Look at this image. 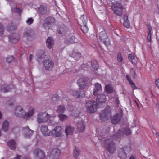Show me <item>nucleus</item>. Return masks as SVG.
Returning <instances> with one entry per match:
<instances>
[{"instance_id": "f257e3e1", "label": "nucleus", "mask_w": 159, "mask_h": 159, "mask_svg": "<svg viewBox=\"0 0 159 159\" xmlns=\"http://www.w3.org/2000/svg\"><path fill=\"white\" fill-rule=\"evenodd\" d=\"M54 117V116H51L47 112H41L38 113L37 116L36 121L38 123L42 124L48 122L51 117Z\"/></svg>"}, {"instance_id": "f03ea898", "label": "nucleus", "mask_w": 159, "mask_h": 159, "mask_svg": "<svg viewBox=\"0 0 159 159\" xmlns=\"http://www.w3.org/2000/svg\"><path fill=\"white\" fill-rule=\"evenodd\" d=\"M85 106L86 111L88 113H93L97 111V103L94 101H89L85 104Z\"/></svg>"}, {"instance_id": "7ed1b4c3", "label": "nucleus", "mask_w": 159, "mask_h": 159, "mask_svg": "<svg viewBox=\"0 0 159 159\" xmlns=\"http://www.w3.org/2000/svg\"><path fill=\"white\" fill-rule=\"evenodd\" d=\"M55 20V19L52 17H48L46 19L43 24V27L46 31H48L50 29L53 28Z\"/></svg>"}, {"instance_id": "20e7f679", "label": "nucleus", "mask_w": 159, "mask_h": 159, "mask_svg": "<svg viewBox=\"0 0 159 159\" xmlns=\"http://www.w3.org/2000/svg\"><path fill=\"white\" fill-rule=\"evenodd\" d=\"M15 115L18 117H23L26 114L25 109L21 106H17L15 107L14 110Z\"/></svg>"}, {"instance_id": "39448f33", "label": "nucleus", "mask_w": 159, "mask_h": 159, "mask_svg": "<svg viewBox=\"0 0 159 159\" xmlns=\"http://www.w3.org/2000/svg\"><path fill=\"white\" fill-rule=\"evenodd\" d=\"M105 146L107 150L111 153H113L115 151V145L110 139L105 140Z\"/></svg>"}, {"instance_id": "423d86ee", "label": "nucleus", "mask_w": 159, "mask_h": 159, "mask_svg": "<svg viewBox=\"0 0 159 159\" xmlns=\"http://www.w3.org/2000/svg\"><path fill=\"white\" fill-rule=\"evenodd\" d=\"M111 8L114 13L116 15L120 16L122 14L123 8L121 4L117 3L114 4Z\"/></svg>"}, {"instance_id": "0eeeda50", "label": "nucleus", "mask_w": 159, "mask_h": 159, "mask_svg": "<svg viewBox=\"0 0 159 159\" xmlns=\"http://www.w3.org/2000/svg\"><path fill=\"white\" fill-rule=\"evenodd\" d=\"M99 37L101 41L105 45L109 44V39L105 30L101 31L99 33Z\"/></svg>"}, {"instance_id": "6e6552de", "label": "nucleus", "mask_w": 159, "mask_h": 159, "mask_svg": "<svg viewBox=\"0 0 159 159\" xmlns=\"http://www.w3.org/2000/svg\"><path fill=\"white\" fill-rule=\"evenodd\" d=\"M110 107H108L100 114V118L102 120H107L110 117Z\"/></svg>"}, {"instance_id": "1a4fd4ad", "label": "nucleus", "mask_w": 159, "mask_h": 159, "mask_svg": "<svg viewBox=\"0 0 159 159\" xmlns=\"http://www.w3.org/2000/svg\"><path fill=\"white\" fill-rule=\"evenodd\" d=\"M62 132V128L61 127L57 126L51 131V135L53 137H59L61 135Z\"/></svg>"}, {"instance_id": "9d476101", "label": "nucleus", "mask_w": 159, "mask_h": 159, "mask_svg": "<svg viewBox=\"0 0 159 159\" xmlns=\"http://www.w3.org/2000/svg\"><path fill=\"white\" fill-rule=\"evenodd\" d=\"M61 151L57 148L53 149L50 156V159H59L61 154Z\"/></svg>"}, {"instance_id": "9b49d317", "label": "nucleus", "mask_w": 159, "mask_h": 159, "mask_svg": "<svg viewBox=\"0 0 159 159\" xmlns=\"http://www.w3.org/2000/svg\"><path fill=\"white\" fill-rule=\"evenodd\" d=\"M43 66L46 70H50L53 68L54 63L52 60L49 59H46L44 61Z\"/></svg>"}, {"instance_id": "f8f14e48", "label": "nucleus", "mask_w": 159, "mask_h": 159, "mask_svg": "<svg viewBox=\"0 0 159 159\" xmlns=\"http://www.w3.org/2000/svg\"><path fill=\"white\" fill-rule=\"evenodd\" d=\"M40 131L43 135L44 136H49L51 134V131L48 129L47 126L44 125L41 126Z\"/></svg>"}, {"instance_id": "ddd939ff", "label": "nucleus", "mask_w": 159, "mask_h": 159, "mask_svg": "<svg viewBox=\"0 0 159 159\" xmlns=\"http://www.w3.org/2000/svg\"><path fill=\"white\" fill-rule=\"evenodd\" d=\"M77 84L80 89H84L87 85V80L86 78H81L79 79L77 81Z\"/></svg>"}, {"instance_id": "4468645a", "label": "nucleus", "mask_w": 159, "mask_h": 159, "mask_svg": "<svg viewBox=\"0 0 159 159\" xmlns=\"http://www.w3.org/2000/svg\"><path fill=\"white\" fill-rule=\"evenodd\" d=\"M131 132L130 129L127 127L124 129L123 132L121 130H119L117 133L115 134L114 136L119 138L123 134L126 135H129L131 134Z\"/></svg>"}, {"instance_id": "2eb2a0df", "label": "nucleus", "mask_w": 159, "mask_h": 159, "mask_svg": "<svg viewBox=\"0 0 159 159\" xmlns=\"http://www.w3.org/2000/svg\"><path fill=\"white\" fill-rule=\"evenodd\" d=\"M65 131L66 136L71 135L74 132L75 128L71 125H67L65 127Z\"/></svg>"}, {"instance_id": "dca6fc26", "label": "nucleus", "mask_w": 159, "mask_h": 159, "mask_svg": "<svg viewBox=\"0 0 159 159\" xmlns=\"http://www.w3.org/2000/svg\"><path fill=\"white\" fill-rule=\"evenodd\" d=\"M102 90V88L101 85L98 83H96L93 92V95H97L101 92Z\"/></svg>"}, {"instance_id": "f3484780", "label": "nucleus", "mask_w": 159, "mask_h": 159, "mask_svg": "<svg viewBox=\"0 0 159 159\" xmlns=\"http://www.w3.org/2000/svg\"><path fill=\"white\" fill-rule=\"evenodd\" d=\"M25 137V138L30 137L33 134V131L30 129L28 126H26L23 129Z\"/></svg>"}, {"instance_id": "a211bd4d", "label": "nucleus", "mask_w": 159, "mask_h": 159, "mask_svg": "<svg viewBox=\"0 0 159 159\" xmlns=\"http://www.w3.org/2000/svg\"><path fill=\"white\" fill-rule=\"evenodd\" d=\"M85 124L83 121L79 122L77 124L78 131L79 132H83L85 129Z\"/></svg>"}, {"instance_id": "6ab92c4d", "label": "nucleus", "mask_w": 159, "mask_h": 159, "mask_svg": "<svg viewBox=\"0 0 159 159\" xmlns=\"http://www.w3.org/2000/svg\"><path fill=\"white\" fill-rule=\"evenodd\" d=\"M121 116V114H116L111 119L112 123L113 124H116L119 123L120 120Z\"/></svg>"}, {"instance_id": "aec40b11", "label": "nucleus", "mask_w": 159, "mask_h": 159, "mask_svg": "<svg viewBox=\"0 0 159 159\" xmlns=\"http://www.w3.org/2000/svg\"><path fill=\"white\" fill-rule=\"evenodd\" d=\"M97 101L99 103H104L106 101V96L104 94L98 95L96 99Z\"/></svg>"}, {"instance_id": "412c9836", "label": "nucleus", "mask_w": 159, "mask_h": 159, "mask_svg": "<svg viewBox=\"0 0 159 159\" xmlns=\"http://www.w3.org/2000/svg\"><path fill=\"white\" fill-rule=\"evenodd\" d=\"M34 109L33 108H30L28 112H26V114L24 118L28 119L32 116L34 114Z\"/></svg>"}, {"instance_id": "4be33fe9", "label": "nucleus", "mask_w": 159, "mask_h": 159, "mask_svg": "<svg viewBox=\"0 0 159 159\" xmlns=\"http://www.w3.org/2000/svg\"><path fill=\"white\" fill-rule=\"evenodd\" d=\"M124 20L123 25L124 26L127 28H129L130 26V24L128 20V16H127L125 15L124 16Z\"/></svg>"}, {"instance_id": "5701e85b", "label": "nucleus", "mask_w": 159, "mask_h": 159, "mask_svg": "<svg viewBox=\"0 0 159 159\" xmlns=\"http://www.w3.org/2000/svg\"><path fill=\"white\" fill-rule=\"evenodd\" d=\"M7 144L11 149L14 150L16 148V144L14 140H11L8 141Z\"/></svg>"}, {"instance_id": "b1692460", "label": "nucleus", "mask_w": 159, "mask_h": 159, "mask_svg": "<svg viewBox=\"0 0 159 159\" xmlns=\"http://www.w3.org/2000/svg\"><path fill=\"white\" fill-rule=\"evenodd\" d=\"M46 43L48 48L50 49L52 48L53 45V41L51 37H49L48 38Z\"/></svg>"}, {"instance_id": "393cba45", "label": "nucleus", "mask_w": 159, "mask_h": 159, "mask_svg": "<svg viewBox=\"0 0 159 159\" xmlns=\"http://www.w3.org/2000/svg\"><path fill=\"white\" fill-rule=\"evenodd\" d=\"M70 56L73 57L76 60L79 59L81 57V54L80 53L74 52L72 53H70Z\"/></svg>"}, {"instance_id": "a878e982", "label": "nucleus", "mask_w": 159, "mask_h": 159, "mask_svg": "<svg viewBox=\"0 0 159 159\" xmlns=\"http://www.w3.org/2000/svg\"><path fill=\"white\" fill-rule=\"evenodd\" d=\"M80 151L79 149L75 147L73 151V156L75 158H77L80 155Z\"/></svg>"}, {"instance_id": "bb28decb", "label": "nucleus", "mask_w": 159, "mask_h": 159, "mask_svg": "<svg viewBox=\"0 0 159 159\" xmlns=\"http://www.w3.org/2000/svg\"><path fill=\"white\" fill-rule=\"evenodd\" d=\"M147 28L148 29V34L147 37V40L148 42H150L151 41V30L152 27L150 25H148L147 26Z\"/></svg>"}, {"instance_id": "cd10ccee", "label": "nucleus", "mask_w": 159, "mask_h": 159, "mask_svg": "<svg viewBox=\"0 0 159 159\" xmlns=\"http://www.w3.org/2000/svg\"><path fill=\"white\" fill-rule=\"evenodd\" d=\"M81 91L74 90L73 91L72 94L74 97L76 98H80L82 97L81 95Z\"/></svg>"}, {"instance_id": "c85d7f7f", "label": "nucleus", "mask_w": 159, "mask_h": 159, "mask_svg": "<svg viewBox=\"0 0 159 159\" xmlns=\"http://www.w3.org/2000/svg\"><path fill=\"white\" fill-rule=\"evenodd\" d=\"M47 8L46 7L41 6L39 8V11L41 14H45L47 12Z\"/></svg>"}, {"instance_id": "c756f323", "label": "nucleus", "mask_w": 159, "mask_h": 159, "mask_svg": "<svg viewBox=\"0 0 159 159\" xmlns=\"http://www.w3.org/2000/svg\"><path fill=\"white\" fill-rule=\"evenodd\" d=\"M67 28L65 26L63 25L61 27L59 30V33L62 35H65L67 31Z\"/></svg>"}, {"instance_id": "7c9ffc66", "label": "nucleus", "mask_w": 159, "mask_h": 159, "mask_svg": "<svg viewBox=\"0 0 159 159\" xmlns=\"http://www.w3.org/2000/svg\"><path fill=\"white\" fill-rule=\"evenodd\" d=\"M65 110V108L63 106H59L57 107L56 112L58 113H63Z\"/></svg>"}, {"instance_id": "2f4dec72", "label": "nucleus", "mask_w": 159, "mask_h": 159, "mask_svg": "<svg viewBox=\"0 0 159 159\" xmlns=\"http://www.w3.org/2000/svg\"><path fill=\"white\" fill-rule=\"evenodd\" d=\"M106 90L107 93H111L113 91V88L111 85L108 84L106 86Z\"/></svg>"}, {"instance_id": "473e14b6", "label": "nucleus", "mask_w": 159, "mask_h": 159, "mask_svg": "<svg viewBox=\"0 0 159 159\" xmlns=\"http://www.w3.org/2000/svg\"><path fill=\"white\" fill-rule=\"evenodd\" d=\"M8 126L9 123L6 120L4 121L3 124L2 130L4 131H7L8 129Z\"/></svg>"}, {"instance_id": "72a5a7b5", "label": "nucleus", "mask_w": 159, "mask_h": 159, "mask_svg": "<svg viewBox=\"0 0 159 159\" xmlns=\"http://www.w3.org/2000/svg\"><path fill=\"white\" fill-rule=\"evenodd\" d=\"M59 120L61 121H64L66 120L67 118V116L65 114H60L58 115Z\"/></svg>"}, {"instance_id": "f704fd0d", "label": "nucleus", "mask_w": 159, "mask_h": 159, "mask_svg": "<svg viewBox=\"0 0 159 159\" xmlns=\"http://www.w3.org/2000/svg\"><path fill=\"white\" fill-rule=\"evenodd\" d=\"M92 65L93 69L97 70L98 67V63L96 61H93L92 63Z\"/></svg>"}, {"instance_id": "c9c22d12", "label": "nucleus", "mask_w": 159, "mask_h": 159, "mask_svg": "<svg viewBox=\"0 0 159 159\" xmlns=\"http://www.w3.org/2000/svg\"><path fill=\"white\" fill-rule=\"evenodd\" d=\"M119 156L121 159H125L127 157V155L124 152L122 151L119 153Z\"/></svg>"}, {"instance_id": "e433bc0d", "label": "nucleus", "mask_w": 159, "mask_h": 159, "mask_svg": "<svg viewBox=\"0 0 159 159\" xmlns=\"http://www.w3.org/2000/svg\"><path fill=\"white\" fill-rule=\"evenodd\" d=\"M80 19L82 20V21L84 24H87V16L84 15H83L80 17Z\"/></svg>"}, {"instance_id": "4c0bfd02", "label": "nucleus", "mask_w": 159, "mask_h": 159, "mask_svg": "<svg viewBox=\"0 0 159 159\" xmlns=\"http://www.w3.org/2000/svg\"><path fill=\"white\" fill-rule=\"evenodd\" d=\"M81 30L84 33H87L88 31V28L86 25V24H84L81 27Z\"/></svg>"}, {"instance_id": "58836bf2", "label": "nucleus", "mask_w": 159, "mask_h": 159, "mask_svg": "<svg viewBox=\"0 0 159 159\" xmlns=\"http://www.w3.org/2000/svg\"><path fill=\"white\" fill-rule=\"evenodd\" d=\"M14 57L13 56H9L6 58V61L8 63H10L13 61L14 60Z\"/></svg>"}, {"instance_id": "ea45409f", "label": "nucleus", "mask_w": 159, "mask_h": 159, "mask_svg": "<svg viewBox=\"0 0 159 159\" xmlns=\"http://www.w3.org/2000/svg\"><path fill=\"white\" fill-rule=\"evenodd\" d=\"M133 145H132L131 146L128 145L125 148V151L126 152H129L133 149Z\"/></svg>"}, {"instance_id": "a19ab883", "label": "nucleus", "mask_w": 159, "mask_h": 159, "mask_svg": "<svg viewBox=\"0 0 159 159\" xmlns=\"http://www.w3.org/2000/svg\"><path fill=\"white\" fill-rule=\"evenodd\" d=\"M117 59L118 61L121 62L123 61V58L121 54L120 53H118L117 56Z\"/></svg>"}, {"instance_id": "79ce46f5", "label": "nucleus", "mask_w": 159, "mask_h": 159, "mask_svg": "<svg viewBox=\"0 0 159 159\" xmlns=\"http://www.w3.org/2000/svg\"><path fill=\"white\" fill-rule=\"evenodd\" d=\"M34 21V20L32 18H29L26 21V23L29 25L32 24Z\"/></svg>"}, {"instance_id": "37998d69", "label": "nucleus", "mask_w": 159, "mask_h": 159, "mask_svg": "<svg viewBox=\"0 0 159 159\" xmlns=\"http://www.w3.org/2000/svg\"><path fill=\"white\" fill-rule=\"evenodd\" d=\"M130 73L132 75H133V77L134 78H136V75L135 70L133 68H131L130 70Z\"/></svg>"}, {"instance_id": "c03bdc74", "label": "nucleus", "mask_w": 159, "mask_h": 159, "mask_svg": "<svg viewBox=\"0 0 159 159\" xmlns=\"http://www.w3.org/2000/svg\"><path fill=\"white\" fill-rule=\"evenodd\" d=\"M7 87H8L7 86H3L2 87L1 91L3 93L8 92L9 90L7 89Z\"/></svg>"}, {"instance_id": "a18cd8bd", "label": "nucleus", "mask_w": 159, "mask_h": 159, "mask_svg": "<svg viewBox=\"0 0 159 159\" xmlns=\"http://www.w3.org/2000/svg\"><path fill=\"white\" fill-rule=\"evenodd\" d=\"M3 26L1 24H0V35H2L3 34Z\"/></svg>"}, {"instance_id": "49530a36", "label": "nucleus", "mask_w": 159, "mask_h": 159, "mask_svg": "<svg viewBox=\"0 0 159 159\" xmlns=\"http://www.w3.org/2000/svg\"><path fill=\"white\" fill-rule=\"evenodd\" d=\"M130 85H131V87L133 89H137L136 86L135 85V83L132 81L130 83H129Z\"/></svg>"}, {"instance_id": "de8ad7c7", "label": "nucleus", "mask_w": 159, "mask_h": 159, "mask_svg": "<svg viewBox=\"0 0 159 159\" xmlns=\"http://www.w3.org/2000/svg\"><path fill=\"white\" fill-rule=\"evenodd\" d=\"M13 10L14 11L18 13H19L21 12L20 9L19 8H17L16 7H15Z\"/></svg>"}, {"instance_id": "09e8293b", "label": "nucleus", "mask_w": 159, "mask_h": 159, "mask_svg": "<svg viewBox=\"0 0 159 159\" xmlns=\"http://www.w3.org/2000/svg\"><path fill=\"white\" fill-rule=\"evenodd\" d=\"M155 84L156 86L159 89V79H157L155 81Z\"/></svg>"}, {"instance_id": "8fccbe9b", "label": "nucleus", "mask_w": 159, "mask_h": 159, "mask_svg": "<svg viewBox=\"0 0 159 159\" xmlns=\"http://www.w3.org/2000/svg\"><path fill=\"white\" fill-rule=\"evenodd\" d=\"M75 37L74 36H72L70 40H69V43H72L74 42V40L75 39Z\"/></svg>"}, {"instance_id": "3c124183", "label": "nucleus", "mask_w": 159, "mask_h": 159, "mask_svg": "<svg viewBox=\"0 0 159 159\" xmlns=\"http://www.w3.org/2000/svg\"><path fill=\"white\" fill-rule=\"evenodd\" d=\"M128 58L129 60H132L134 58V56L132 54H130L129 55Z\"/></svg>"}, {"instance_id": "603ef678", "label": "nucleus", "mask_w": 159, "mask_h": 159, "mask_svg": "<svg viewBox=\"0 0 159 159\" xmlns=\"http://www.w3.org/2000/svg\"><path fill=\"white\" fill-rule=\"evenodd\" d=\"M126 77L127 80L129 81V83H130L132 81L129 75H126Z\"/></svg>"}, {"instance_id": "864d4df0", "label": "nucleus", "mask_w": 159, "mask_h": 159, "mask_svg": "<svg viewBox=\"0 0 159 159\" xmlns=\"http://www.w3.org/2000/svg\"><path fill=\"white\" fill-rule=\"evenodd\" d=\"M22 157L19 155H17L14 157V159H21Z\"/></svg>"}, {"instance_id": "5fc2aeb1", "label": "nucleus", "mask_w": 159, "mask_h": 159, "mask_svg": "<svg viewBox=\"0 0 159 159\" xmlns=\"http://www.w3.org/2000/svg\"><path fill=\"white\" fill-rule=\"evenodd\" d=\"M129 159H136L135 156L131 155L130 156Z\"/></svg>"}, {"instance_id": "6e6d98bb", "label": "nucleus", "mask_w": 159, "mask_h": 159, "mask_svg": "<svg viewBox=\"0 0 159 159\" xmlns=\"http://www.w3.org/2000/svg\"><path fill=\"white\" fill-rule=\"evenodd\" d=\"M33 56L31 55V54H30V56H29V61H31L32 60V58H33Z\"/></svg>"}, {"instance_id": "4d7b16f0", "label": "nucleus", "mask_w": 159, "mask_h": 159, "mask_svg": "<svg viewBox=\"0 0 159 159\" xmlns=\"http://www.w3.org/2000/svg\"><path fill=\"white\" fill-rule=\"evenodd\" d=\"M156 106L158 108H159V103H157V104Z\"/></svg>"}, {"instance_id": "13d9d810", "label": "nucleus", "mask_w": 159, "mask_h": 159, "mask_svg": "<svg viewBox=\"0 0 159 159\" xmlns=\"http://www.w3.org/2000/svg\"><path fill=\"white\" fill-rule=\"evenodd\" d=\"M2 114L1 111H0V119H1L2 118Z\"/></svg>"}, {"instance_id": "bf43d9fd", "label": "nucleus", "mask_w": 159, "mask_h": 159, "mask_svg": "<svg viewBox=\"0 0 159 159\" xmlns=\"http://www.w3.org/2000/svg\"><path fill=\"white\" fill-rule=\"evenodd\" d=\"M115 100L116 101H117V100H118V99L117 98H115Z\"/></svg>"}, {"instance_id": "052dcab7", "label": "nucleus", "mask_w": 159, "mask_h": 159, "mask_svg": "<svg viewBox=\"0 0 159 159\" xmlns=\"http://www.w3.org/2000/svg\"><path fill=\"white\" fill-rule=\"evenodd\" d=\"M120 0L121 1L123 2V1H126V0Z\"/></svg>"}, {"instance_id": "680f3d73", "label": "nucleus", "mask_w": 159, "mask_h": 159, "mask_svg": "<svg viewBox=\"0 0 159 159\" xmlns=\"http://www.w3.org/2000/svg\"><path fill=\"white\" fill-rule=\"evenodd\" d=\"M73 115V116H75V117H76L77 116H75V115Z\"/></svg>"}, {"instance_id": "e2e57ef3", "label": "nucleus", "mask_w": 159, "mask_h": 159, "mask_svg": "<svg viewBox=\"0 0 159 159\" xmlns=\"http://www.w3.org/2000/svg\"><path fill=\"white\" fill-rule=\"evenodd\" d=\"M13 105V104H9L10 105Z\"/></svg>"}]
</instances>
